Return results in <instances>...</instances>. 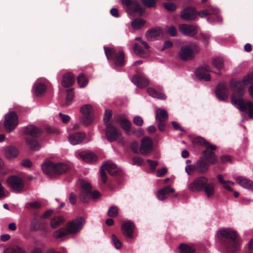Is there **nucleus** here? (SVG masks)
<instances>
[{
    "instance_id": "obj_1",
    "label": "nucleus",
    "mask_w": 253,
    "mask_h": 253,
    "mask_svg": "<svg viewBox=\"0 0 253 253\" xmlns=\"http://www.w3.org/2000/svg\"><path fill=\"white\" fill-rule=\"evenodd\" d=\"M194 143L199 145H203L206 150L202 153L201 156L197 161V166L202 173H205L209 169V166L217 163V159L214 153L212 152L216 149V146L210 143L202 137L197 136L193 139Z\"/></svg>"
},
{
    "instance_id": "obj_2",
    "label": "nucleus",
    "mask_w": 253,
    "mask_h": 253,
    "mask_svg": "<svg viewBox=\"0 0 253 253\" xmlns=\"http://www.w3.org/2000/svg\"><path fill=\"white\" fill-rule=\"evenodd\" d=\"M217 240L221 249L229 253H235L240 247L241 240L236 231L230 229H221L217 233Z\"/></svg>"
},
{
    "instance_id": "obj_3",
    "label": "nucleus",
    "mask_w": 253,
    "mask_h": 253,
    "mask_svg": "<svg viewBox=\"0 0 253 253\" xmlns=\"http://www.w3.org/2000/svg\"><path fill=\"white\" fill-rule=\"evenodd\" d=\"M69 166L64 163H54L48 162L43 164L42 169L45 174L50 177L63 174L68 170Z\"/></svg>"
},
{
    "instance_id": "obj_4",
    "label": "nucleus",
    "mask_w": 253,
    "mask_h": 253,
    "mask_svg": "<svg viewBox=\"0 0 253 253\" xmlns=\"http://www.w3.org/2000/svg\"><path fill=\"white\" fill-rule=\"evenodd\" d=\"M123 5L126 7V11L130 15L138 14L142 16L144 13V9L136 0H121Z\"/></svg>"
},
{
    "instance_id": "obj_5",
    "label": "nucleus",
    "mask_w": 253,
    "mask_h": 253,
    "mask_svg": "<svg viewBox=\"0 0 253 253\" xmlns=\"http://www.w3.org/2000/svg\"><path fill=\"white\" fill-rule=\"evenodd\" d=\"M104 51L108 60H113L117 66H123L125 62V54L123 51L117 52L112 48L104 47Z\"/></svg>"
},
{
    "instance_id": "obj_6",
    "label": "nucleus",
    "mask_w": 253,
    "mask_h": 253,
    "mask_svg": "<svg viewBox=\"0 0 253 253\" xmlns=\"http://www.w3.org/2000/svg\"><path fill=\"white\" fill-rule=\"evenodd\" d=\"M18 123V117L15 112H9L5 116L3 126L6 132H10L16 128Z\"/></svg>"
},
{
    "instance_id": "obj_7",
    "label": "nucleus",
    "mask_w": 253,
    "mask_h": 253,
    "mask_svg": "<svg viewBox=\"0 0 253 253\" xmlns=\"http://www.w3.org/2000/svg\"><path fill=\"white\" fill-rule=\"evenodd\" d=\"M6 182L10 189L16 193L21 192L24 188L23 179L17 175H11L7 177Z\"/></svg>"
},
{
    "instance_id": "obj_8",
    "label": "nucleus",
    "mask_w": 253,
    "mask_h": 253,
    "mask_svg": "<svg viewBox=\"0 0 253 253\" xmlns=\"http://www.w3.org/2000/svg\"><path fill=\"white\" fill-rule=\"evenodd\" d=\"M192 47L193 49L189 46L181 47L178 56L181 60L187 61L192 59L194 58V51L198 52L200 50L199 47L195 44H193Z\"/></svg>"
},
{
    "instance_id": "obj_9",
    "label": "nucleus",
    "mask_w": 253,
    "mask_h": 253,
    "mask_svg": "<svg viewBox=\"0 0 253 253\" xmlns=\"http://www.w3.org/2000/svg\"><path fill=\"white\" fill-rule=\"evenodd\" d=\"M85 223V219L83 217H77L70 222L67 226L69 234H75L79 232Z\"/></svg>"
},
{
    "instance_id": "obj_10",
    "label": "nucleus",
    "mask_w": 253,
    "mask_h": 253,
    "mask_svg": "<svg viewBox=\"0 0 253 253\" xmlns=\"http://www.w3.org/2000/svg\"><path fill=\"white\" fill-rule=\"evenodd\" d=\"M231 103L239 111H246V110L248 109V111H253V103L252 101L244 102L242 98H237L234 95H232L231 96Z\"/></svg>"
},
{
    "instance_id": "obj_11",
    "label": "nucleus",
    "mask_w": 253,
    "mask_h": 253,
    "mask_svg": "<svg viewBox=\"0 0 253 253\" xmlns=\"http://www.w3.org/2000/svg\"><path fill=\"white\" fill-rule=\"evenodd\" d=\"M207 182L208 179L206 177H198L189 183L188 188L193 192H198L204 189V186Z\"/></svg>"
},
{
    "instance_id": "obj_12",
    "label": "nucleus",
    "mask_w": 253,
    "mask_h": 253,
    "mask_svg": "<svg viewBox=\"0 0 253 253\" xmlns=\"http://www.w3.org/2000/svg\"><path fill=\"white\" fill-rule=\"evenodd\" d=\"M215 93L219 100L226 101L229 96V89L227 84L224 83H219L216 86Z\"/></svg>"
},
{
    "instance_id": "obj_13",
    "label": "nucleus",
    "mask_w": 253,
    "mask_h": 253,
    "mask_svg": "<svg viewBox=\"0 0 253 253\" xmlns=\"http://www.w3.org/2000/svg\"><path fill=\"white\" fill-rule=\"evenodd\" d=\"M105 137L109 142L121 138V133L112 125L108 124L106 127Z\"/></svg>"
},
{
    "instance_id": "obj_14",
    "label": "nucleus",
    "mask_w": 253,
    "mask_h": 253,
    "mask_svg": "<svg viewBox=\"0 0 253 253\" xmlns=\"http://www.w3.org/2000/svg\"><path fill=\"white\" fill-rule=\"evenodd\" d=\"M80 185L82 188L79 198L83 202L89 201L91 198L90 195V185L89 183L82 181L80 182Z\"/></svg>"
},
{
    "instance_id": "obj_15",
    "label": "nucleus",
    "mask_w": 253,
    "mask_h": 253,
    "mask_svg": "<svg viewBox=\"0 0 253 253\" xmlns=\"http://www.w3.org/2000/svg\"><path fill=\"white\" fill-rule=\"evenodd\" d=\"M1 152L5 158L8 160H13L19 154V149L15 146H5L1 149Z\"/></svg>"
},
{
    "instance_id": "obj_16",
    "label": "nucleus",
    "mask_w": 253,
    "mask_h": 253,
    "mask_svg": "<svg viewBox=\"0 0 253 253\" xmlns=\"http://www.w3.org/2000/svg\"><path fill=\"white\" fill-rule=\"evenodd\" d=\"M180 17L185 21H193L197 18V10L194 7L188 6L181 11Z\"/></svg>"
},
{
    "instance_id": "obj_17",
    "label": "nucleus",
    "mask_w": 253,
    "mask_h": 253,
    "mask_svg": "<svg viewBox=\"0 0 253 253\" xmlns=\"http://www.w3.org/2000/svg\"><path fill=\"white\" fill-rule=\"evenodd\" d=\"M210 72H211L210 67L209 65H205L200 67L197 69L196 75L199 80L208 82L211 80Z\"/></svg>"
},
{
    "instance_id": "obj_18",
    "label": "nucleus",
    "mask_w": 253,
    "mask_h": 253,
    "mask_svg": "<svg viewBox=\"0 0 253 253\" xmlns=\"http://www.w3.org/2000/svg\"><path fill=\"white\" fill-rule=\"evenodd\" d=\"M153 147L152 140L148 137H145L141 140L139 149L140 153L143 155L149 154L152 151Z\"/></svg>"
},
{
    "instance_id": "obj_19",
    "label": "nucleus",
    "mask_w": 253,
    "mask_h": 253,
    "mask_svg": "<svg viewBox=\"0 0 253 253\" xmlns=\"http://www.w3.org/2000/svg\"><path fill=\"white\" fill-rule=\"evenodd\" d=\"M179 31L183 35L194 37L198 33L197 27L194 25L182 24L179 26Z\"/></svg>"
},
{
    "instance_id": "obj_20",
    "label": "nucleus",
    "mask_w": 253,
    "mask_h": 253,
    "mask_svg": "<svg viewBox=\"0 0 253 253\" xmlns=\"http://www.w3.org/2000/svg\"><path fill=\"white\" fill-rule=\"evenodd\" d=\"M105 170L111 175H116L119 174L121 169L113 163L112 161H108L104 162L101 166Z\"/></svg>"
},
{
    "instance_id": "obj_21",
    "label": "nucleus",
    "mask_w": 253,
    "mask_h": 253,
    "mask_svg": "<svg viewBox=\"0 0 253 253\" xmlns=\"http://www.w3.org/2000/svg\"><path fill=\"white\" fill-rule=\"evenodd\" d=\"M134 228L133 223L130 220L124 222L122 225L121 229L123 234L128 238H133V231Z\"/></svg>"
},
{
    "instance_id": "obj_22",
    "label": "nucleus",
    "mask_w": 253,
    "mask_h": 253,
    "mask_svg": "<svg viewBox=\"0 0 253 253\" xmlns=\"http://www.w3.org/2000/svg\"><path fill=\"white\" fill-rule=\"evenodd\" d=\"M78 156L84 162L89 163L95 162L98 160L97 156L90 151L81 152L79 153Z\"/></svg>"
},
{
    "instance_id": "obj_23",
    "label": "nucleus",
    "mask_w": 253,
    "mask_h": 253,
    "mask_svg": "<svg viewBox=\"0 0 253 253\" xmlns=\"http://www.w3.org/2000/svg\"><path fill=\"white\" fill-rule=\"evenodd\" d=\"M131 81L134 84L139 87H145L149 84L148 79L142 75H134Z\"/></svg>"
},
{
    "instance_id": "obj_24",
    "label": "nucleus",
    "mask_w": 253,
    "mask_h": 253,
    "mask_svg": "<svg viewBox=\"0 0 253 253\" xmlns=\"http://www.w3.org/2000/svg\"><path fill=\"white\" fill-rule=\"evenodd\" d=\"M236 180L243 188L253 191V182L252 181L241 176L237 177Z\"/></svg>"
},
{
    "instance_id": "obj_25",
    "label": "nucleus",
    "mask_w": 253,
    "mask_h": 253,
    "mask_svg": "<svg viewBox=\"0 0 253 253\" xmlns=\"http://www.w3.org/2000/svg\"><path fill=\"white\" fill-rule=\"evenodd\" d=\"M46 89V86L44 84L37 82L35 84L33 87L34 93L38 97H42L44 95Z\"/></svg>"
},
{
    "instance_id": "obj_26",
    "label": "nucleus",
    "mask_w": 253,
    "mask_h": 253,
    "mask_svg": "<svg viewBox=\"0 0 253 253\" xmlns=\"http://www.w3.org/2000/svg\"><path fill=\"white\" fill-rule=\"evenodd\" d=\"M24 133L32 137H37L40 135L41 131L34 125H29L24 128Z\"/></svg>"
},
{
    "instance_id": "obj_27",
    "label": "nucleus",
    "mask_w": 253,
    "mask_h": 253,
    "mask_svg": "<svg viewBox=\"0 0 253 253\" xmlns=\"http://www.w3.org/2000/svg\"><path fill=\"white\" fill-rule=\"evenodd\" d=\"M85 135L82 132H77L70 135L68 137L69 142L72 145H77L81 143L84 139Z\"/></svg>"
},
{
    "instance_id": "obj_28",
    "label": "nucleus",
    "mask_w": 253,
    "mask_h": 253,
    "mask_svg": "<svg viewBox=\"0 0 253 253\" xmlns=\"http://www.w3.org/2000/svg\"><path fill=\"white\" fill-rule=\"evenodd\" d=\"M175 190L169 186L165 187L158 191L157 193V198L161 201H164L167 198V195L169 193H173Z\"/></svg>"
},
{
    "instance_id": "obj_29",
    "label": "nucleus",
    "mask_w": 253,
    "mask_h": 253,
    "mask_svg": "<svg viewBox=\"0 0 253 253\" xmlns=\"http://www.w3.org/2000/svg\"><path fill=\"white\" fill-rule=\"evenodd\" d=\"M163 34L160 28H154L149 30L146 33V37L148 40L153 41Z\"/></svg>"
},
{
    "instance_id": "obj_30",
    "label": "nucleus",
    "mask_w": 253,
    "mask_h": 253,
    "mask_svg": "<svg viewBox=\"0 0 253 253\" xmlns=\"http://www.w3.org/2000/svg\"><path fill=\"white\" fill-rule=\"evenodd\" d=\"M75 82V77L71 73H65L62 77V85L65 87L72 86Z\"/></svg>"
},
{
    "instance_id": "obj_31",
    "label": "nucleus",
    "mask_w": 253,
    "mask_h": 253,
    "mask_svg": "<svg viewBox=\"0 0 253 253\" xmlns=\"http://www.w3.org/2000/svg\"><path fill=\"white\" fill-rule=\"evenodd\" d=\"M230 87L231 90L239 96L243 95L244 89L240 82L232 81L230 83Z\"/></svg>"
},
{
    "instance_id": "obj_32",
    "label": "nucleus",
    "mask_w": 253,
    "mask_h": 253,
    "mask_svg": "<svg viewBox=\"0 0 253 253\" xmlns=\"http://www.w3.org/2000/svg\"><path fill=\"white\" fill-rule=\"evenodd\" d=\"M119 122L122 129L127 135L130 134V128L131 124L130 121L126 117L120 118Z\"/></svg>"
},
{
    "instance_id": "obj_33",
    "label": "nucleus",
    "mask_w": 253,
    "mask_h": 253,
    "mask_svg": "<svg viewBox=\"0 0 253 253\" xmlns=\"http://www.w3.org/2000/svg\"><path fill=\"white\" fill-rule=\"evenodd\" d=\"M204 191L208 198H212L215 193V184L213 183H209L205 185Z\"/></svg>"
},
{
    "instance_id": "obj_34",
    "label": "nucleus",
    "mask_w": 253,
    "mask_h": 253,
    "mask_svg": "<svg viewBox=\"0 0 253 253\" xmlns=\"http://www.w3.org/2000/svg\"><path fill=\"white\" fill-rule=\"evenodd\" d=\"M81 122L85 125L91 124L93 120V116L92 112H82Z\"/></svg>"
},
{
    "instance_id": "obj_35",
    "label": "nucleus",
    "mask_w": 253,
    "mask_h": 253,
    "mask_svg": "<svg viewBox=\"0 0 253 253\" xmlns=\"http://www.w3.org/2000/svg\"><path fill=\"white\" fill-rule=\"evenodd\" d=\"M147 92L149 95L153 98H156L161 100H165L167 98V96L161 92H160L152 87H150L147 89Z\"/></svg>"
},
{
    "instance_id": "obj_36",
    "label": "nucleus",
    "mask_w": 253,
    "mask_h": 253,
    "mask_svg": "<svg viewBox=\"0 0 253 253\" xmlns=\"http://www.w3.org/2000/svg\"><path fill=\"white\" fill-rule=\"evenodd\" d=\"M212 66L218 70V72L216 73L217 75H220V70L224 67V61L222 58L220 57H215L212 60Z\"/></svg>"
},
{
    "instance_id": "obj_37",
    "label": "nucleus",
    "mask_w": 253,
    "mask_h": 253,
    "mask_svg": "<svg viewBox=\"0 0 253 253\" xmlns=\"http://www.w3.org/2000/svg\"><path fill=\"white\" fill-rule=\"evenodd\" d=\"M26 142L28 147L31 150H37L40 148V144L39 142L34 138H26Z\"/></svg>"
},
{
    "instance_id": "obj_38",
    "label": "nucleus",
    "mask_w": 253,
    "mask_h": 253,
    "mask_svg": "<svg viewBox=\"0 0 253 253\" xmlns=\"http://www.w3.org/2000/svg\"><path fill=\"white\" fill-rule=\"evenodd\" d=\"M69 234L67 228H61L54 231L53 235L56 239H60Z\"/></svg>"
},
{
    "instance_id": "obj_39",
    "label": "nucleus",
    "mask_w": 253,
    "mask_h": 253,
    "mask_svg": "<svg viewBox=\"0 0 253 253\" xmlns=\"http://www.w3.org/2000/svg\"><path fill=\"white\" fill-rule=\"evenodd\" d=\"M64 218L62 216H57L52 218L50 221V226L52 228H56L61 225L64 221Z\"/></svg>"
},
{
    "instance_id": "obj_40",
    "label": "nucleus",
    "mask_w": 253,
    "mask_h": 253,
    "mask_svg": "<svg viewBox=\"0 0 253 253\" xmlns=\"http://www.w3.org/2000/svg\"><path fill=\"white\" fill-rule=\"evenodd\" d=\"M146 23V21L140 18H135L131 22V26L133 29H139Z\"/></svg>"
},
{
    "instance_id": "obj_41",
    "label": "nucleus",
    "mask_w": 253,
    "mask_h": 253,
    "mask_svg": "<svg viewBox=\"0 0 253 253\" xmlns=\"http://www.w3.org/2000/svg\"><path fill=\"white\" fill-rule=\"evenodd\" d=\"M198 169V171L200 173L201 172V170L197 166V161L196 162L195 165H188L185 167V170L186 172L188 175H191L194 171Z\"/></svg>"
},
{
    "instance_id": "obj_42",
    "label": "nucleus",
    "mask_w": 253,
    "mask_h": 253,
    "mask_svg": "<svg viewBox=\"0 0 253 253\" xmlns=\"http://www.w3.org/2000/svg\"><path fill=\"white\" fill-rule=\"evenodd\" d=\"M217 178L219 182L222 184V185L225 189H227L228 191H232V189L230 186V183H231V181L224 180L221 175H218Z\"/></svg>"
},
{
    "instance_id": "obj_43",
    "label": "nucleus",
    "mask_w": 253,
    "mask_h": 253,
    "mask_svg": "<svg viewBox=\"0 0 253 253\" xmlns=\"http://www.w3.org/2000/svg\"><path fill=\"white\" fill-rule=\"evenodd\" d=\"M77 82L81 87L85 86L88 83L86 77L83 73L80 74L77 78Z\"/></svg>"
},
{
    "instance_id": "obj_44",
    "label": "nucleus",
    "mask_w": 253,
    "mask_h": 253,
    "mask_svg": "<svg viewBox=\"0 0 253 253\" xmlns=\"http://www.w3.org/2000/svg\"><path fill=\"white\" fill-rule=\"evenodd\" d=\"M168 118L167 112H157L156 120L157 122H165Z\"/></svg>"
},
{
    "instance_id": "obj_45",
    "label": "nucleus",
    "mask_w": 253,
    "mask_h": 253,
    "mask_svg": "<svg viewBox=\"0 0 253 253\" xmlns=\"http://www.w3.org/2000/svg\"><path fill=\"white\" fill-rule=\"evenodd\" d=\"M179 250L180 253H193L194 251V250L191 247L185 244H181Z\"/></svg>"
},
{
    "instance_id": "obj_46",
    "label": "nucleus",
    "mask_w": 253,
    "mask_h": 253,
    "mask_svg": "<svg viewBox=\"0 0 253 253\" xmlns=\"http://www.w3.org/2000/svg\"><path fill=\"white\" fill-rule=\"evenodd\" d=\"M107 214L108 216L111 217L117 216L119 214V210L118 207L115 206H111L109 209Z\"/></svg>"
},
{
    "instance_id": "obj_47",
    "label": "nucleus",
    "mask_w": 253,
    "mask_h": 253,
    "mask_svg": "<svg viewBox=\"0 0 253 253\" xmlns=\"http://www.w3.org/2000/svg\"><path fill=\"white\" fill-rule=\"evenodd\" d=\"M142 4L148 8L155 7L157 0H141Z\"/></svg>"
},
{
    "instance_id": "obj_48",
    "label": "nucleus",
    "mask_w": 253,
    "mask_h": 253,
    "mask_svg": "<svg viewBox=\"0 0 253 253\" xmlns=\"http://www.w3.org/2000/svg\"><path fill=\"white\" fill-rule=\"evenodd\" d=\"M133 50L136 55L140 56H142L145 53V51L137 43H135L133 45Z\"/></svg>"
},
{
    "instance_id": "obj_49",
    "label": "nucleus",
    "mask_w": 253,
    "mask_h": 253,
    "mask_svg": "<svg viewBox=\"0 0 253 253\" xmlns=\"http://www.w3.org/2000/svg\"><path fill=\"white\" fill-rule=\"evenodd\" d=\"M165 8L169 11H174L176 10L177 6L173 2H168L163 3Z\"/></svg>"
},
{
    "instance_id": "obj_50",
    "label": "nucleus",
    "mask_w": 253,
    "mask_h": 253,
    "mask_svg": "<svg viewBox=\"0 0 253 253\" xmlns=\"http://www.w3.org/2000/svg\"><path fill=\"white\" fill-rule=\"evenodd\" d=\"M41 207V204L38 201H34L31 203H26L25 205V208L26 209H39Z\"/></svg>"
},
{
    "instance_id": "obj_51",
    "label": "nucleus",
    "mask_w": 253,
    "mask_h": 253,
    "mask_svg": "<svg viewBox=\"0 0 253 253\" xmlns=\"http://www.w3.org/2000/svg\"><path fill=\"white\" fill-rule=\"evenodd\" d=\"M253 82V74H249L242 79V83L244 85H247Z\"/></svg>"
},
{
    "instance_id": "obj_52",
    "label": "nucleus",
    "mask_w": 253,
    "mask_h": 253,
    "mask_svg": "<svg viewBox=\"0 0 253 253\" xmlns=\"http://www.w3.org/2000/svg\"><path fill=\"white\" fill-rule=\"evenodd\" d=\"M97 109L98 108L96 105L85 104L81 107L80 111H94Z\"/></svg>"
},
{
    "instance_id": "obj_53",
    "label": "nucleus",
    "mask_w": 253,
    "mask_h": 253,
    "mask_svg": "<svg viewBox=\"0 0 253 253\" xmlns=\"http://www.w3.org/2000/svg\"><path fill=\"white\" fill-rule=\"evenodd\" d=\"M111 239L115 247L118 249H120L122 247V243L117 236L113 234L111 236Z\"/></svg>"
},
{
    "instance_id": "obj_54",
    "label": "nucleus",
    "mask_w": 253,
    "mask_h": 253,
    "mask_svg": "<svg viewBox=\"0 0 253 253\" xmlns=\"http://www.w3.org/2000/svg\"><path fill=\"white\" fill-rule=\"evenodd\" d=\"M67 91L66 104L68 105L74 98V92L72 89H68Z\"/></svg>"
},
{
    "instance_id": "obj_55",
    "label": "nucleus",
    "mask_w": 253,
    "mask_h": 253,
    "mask_svg": "<svg viewBox=\"0 0 253 253\" xmlns=\"http://www.w3.org/2000/svg\"><path fill=\"white\" fill-rule=\"evenodd\" d=\"M112 112H105L103 117V121L106 125V127L107 126L108 124H111V123H110L109 122L112 117Z\"/></svg>"
},
{
    "instance_id": "obj_56",
    "label": "nucleus",
    "mask_w": 253,
    "mask_h": 253,
    "mask_svg": "<svg viewBox=\"0 0 253 253\" xmlns=\"http://www.w3.org/2000/svg\"><path fill=\"white\" fill-rule=\"evenodd\" d=\"M143 163V159L140 157H134L132 158V165H137L140 166Z\"/></svg>"
},
{
    "instance_id": "obj_57",
    "label": "nucleus",
    "mask_w": 253,
    "mask_h": 253,
    "mask_svg": "<svg viewBox=\"0 0 253 253\" xmlns=\"http://www.w3.org/2000/svg\"><path fill=\"white\" fill-rule=\"evenodd\" d=\"M12 253H26L24 250L19 246H16L12 247Z\"/></svg>"
},
{
    "instance_id": "obj_58",
    "label": "nucleus",
    "mask_w": 253,
    "mask_h": 253,
    "mask_svg": "<svg viewBox=\"0 0 253 253\" xmlns=\"http://www.w3.org/2000/svg\"><path fill=\"white\" fill-rule=\"evenodd\" d=\"M90 195L91 198L94 200H97L99 199L101 196L100 193L98 191H91V187L90 186Z\"/></svg>"
},
{
    "instance_id": "obj_59",
    "label": "nucleus",
    "mask_w": 253,
    "mask_h": 253,
    "mask_svg": "<svg viewBox=\"0 0 253 253\" xmlns=\"http://www.w3.org/2000/svg\"><path fill=\"white\" fill-rule=\"evenodd\" d=\"M21 165L24 167L31 168L32 166V163L29 159H26L21 161Z\"/></svg>"
},
{
    "instance_id": "obj_60",
    "label": "nucleus",
    "mask_w": 253,
    "mask_h": 253,
    "mask_svg": "<svg viewBox=\"0 0 253 253\" xmlns=\"http://www.w3.org/2000/svg\"><path fill=\"white\" fill-rule=\"evenodd\" d=\"M168 32L171 37H175L177 35V30L173 26L168 27Z\"/></svg>"
},
{
    "instance_id": "obj_61",
    "label": "nucleus",
    "mask_w": 253,
    "mask_h": 253,
    "mask_svg": "<svg viewBox=\"0 0 253 253\" xmlns=\"http://www.w3.org/2000/svg\"><path fill=\"white\" fill-rule=\"evenodd\" d=\"M172 45H173V43L171 41H170L169 40L166 41L164 42L163 46L161 50L164 51L165 49H166L167 48H169L171 47L172 46Z\"/></svg>"
},
{
    "instance_id": "obj_62",
    "label": "nucleus",
    "mask_w": 253,
    "mask_h": 253,
    "mask_svg": "<svg viewBox=\"0 0 253 253\" xmlns=\"http://www.w3.org/2000/svg\"><path fill=\"white\" fill-rule=\"evenodd\" d=\"M59 116L63 123H67L70 120V117L68 115H65L60 112Z\"/></svg>"
},
{
    "instance_id": "obj_63",
    "label": "nucleus",
    "mask_w": 253,
    "mask_h": 253,
    "mask_svg": "<svg viewBox=\"0 0 253 253\" xmlns=\"http://www.w3.org/2000/svg\"><path fill=\"white\" fill-rule=\"evenodd\" d=\"M100 176L102 181L103 183H105L107 180V176L104 169L102 167L100 168Z\"/></svg>"
},
{
    "instance_id": "obj_64",
    "label": "nucleus",
    "mask_w": 253,
    "mask_h": 253,
    "mask_svg": "<svg viewBox=\"0 0 253 253\" xmlns=\"http://www.w3.org/2000/svg\"><path fill=\"white\" fill-rule=\"evenodd\" d=\"M133 123L137 126H141L143 124V120L140 117L136 116L133 119Z\"/></svg>"
}]
</instances>
